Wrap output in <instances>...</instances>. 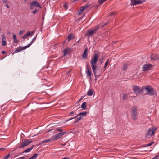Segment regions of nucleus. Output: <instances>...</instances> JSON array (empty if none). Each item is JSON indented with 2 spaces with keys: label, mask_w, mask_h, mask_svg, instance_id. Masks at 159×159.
Segmentation results:
<instances>
[{
  "label": "nucleus",
  "mask_w": 159,
  "mask_h": 159,
  "mask_svg": "<svg viewBox=\"0 0 159 159\" xmlns=\"http://www.w3.org/2000/svg\"><path fill=\"white\" fill-rule=\"evenodd\" d=\"M146 94L149 96H157V92L150 85L147 86L146 88Z\"/></svg>",
  "instance_id": "f257e3e1"
},
{
  "label": "nucleus",
  "mask_w": 159,
  "mask_h": 159,
  "mask_svg": "<svg viewBox=\"0 0 159 159\" xmlns=\"http://www.w3.org/2000/svg\"><path fill=\"white\" fill-rule=\"evenodd\" d=\"M91 67L93 73L94 75L95 78V79L99 78L102 74L101 71L98 68L96 65L92 66Z\"/></svg>",
  "instance_id": "f03ea898"
},
{
  "label": "nucleus",
  "mask_w": 159,
  "mask_h": 159,
  "mask_svg": "<svg viewBox=\"0 0 159 159\" xmlns=\"http://www.w3.org/2000/svg\"><path fill=\"white\" fill-rule=\"evenodd\" d=\"M99 54L95 53L90 60V63L92 66H96L99 58Z\"/></svg>",
  "instance_id": "7ed1b4c3"
},
{
  "label": "nucleus",
  "mask_w": 159,
  "mask_h": 159,
  "mask_svg": "<svg viewBox=\"0 0 159 159\" xmlns=\"http://www.w3.org/2000/svg\"><path fill=\"white\" fill-rule=\"evenodd\" d=\"M156 130V129L154 127H152L150 128L148 131L147 133L145 136V138L146 139H149L150 138L148 137V136H152L154 135L155 131Z\"/></svg>",
  "instance_id": "20e7f679"
},
{
  "label": "nucleus",
  "mask_w": 159,
  "mask_h": 159,
  "mask_svg": "<svg viewBox=\"0 0 159 159\" xmlns=\"http://www.w3.org/2000/svg\"><path fill=\"white\" fill-rule=\"evenodd\" d=\"M66 132H63L58 133L54 136H52L51 137V139L52 140H56L59 139L61 137L64 135Z\"/></svg>",
  "instance_id": "39448f33"
},
{
  "label": "nucleus",
  "mask_w": 159,
  "mask_h": 159,
  "mask_svg": "<svg viewBox=\"0 0 159 159\" xmlns=\"http://www.w3.org/2000/svg\"><path fill=\"white\" fill-rule=\"evenodd\" d=\"M132 115L133 120L135 121L137 119V107H134L132 109Z\"/></svg>",
  "instance_id": "423d86ee"
},
{
  "label": "nucleus",
  "mask_w": 159,
  "mask_h": 159,
  "mask_svg": "<svg viewBox=\"0 0 159 159\" xmlns=\"http://www.w3.org/2000/svg\"><path fill=\"white\" fill-rule=\"evenodd\" d=\"M32 141L30 140L29 139H24V141L22 142V144L19 147V148H21L27 146L32 143Z\"/></svg>",
  "instance_id": "0eeeda50"
},
{
  "label": "nucleus",
  "mask_w": 159,
  "mask_h": 159,
  "mask_svg": "<svg viewBox=\"0 0 159 159\" xmlns=\"http://www.w3.org/2000/svg\"><path fill=\"white\" fill-rule=\"evenodd\" d=\"M152 65L148 63L144 64L142 67V70L144 71H148L152 67Z\"/></svg>",
  "instance_id": "6e6552de"
},
{
  "label": "nucleus",
  "mask_w": 159,
  "mask_h": 159,
  "mask_svg": "<svg viewBox=\"0 0 159 159\" xmlns=\"http://www.w3.org/2000/svg\"><path fill=\"white\" fill-rule=\"evenodd\" d=\"M144 0H131V4L132 6L141 4L145 2Z\"/></svg>",
  "instance_id": "1a4fd4ad"
},
{
  "label": "nucleus",
  "mask_w": 159,
  "mask_h": 159,
  "mask_svg": "<svg viewBox=\"0 0 159 159\" xmlns=\"http://www.w3.org/2000/svg\"><path fill=\"white\" fill-rule=\"evenodd\" d=\"M28 47L27 46H24L23 47H22L21 46H20L19 47H17L16 50L14 51V52L13 53V54H14L15 53H18L21 51L25 50Z\"/></svg>",
  "instance_id": "9d476101"
},
{
  "label": "nucleus",
  "mask_w": 159,
  "mask_h": 159,
  "mask_svg": "<svg viewBox=\"0 0 159 159\" xmlns=\"http://www.w3.org/2000/svg\"><path fill=\"white\" fill-rule=\"evenodd\" d=\"M133 90L136 94H139L141 92V89L139 87L136 85H133Z\"/></svg>",
  "instance_id": "9b49d317"
},
{
  "label": "nucleus",
  "mask_w": 159,
  "mask_h": 159,
  "mask_svg": "<svg viewBox=\"0 0 159 159\" xmlns=\"http://www.w3.org/2000/svg\"><path fill=\"white\" fill-rule=\"evenodd\" d=\"M89 5H86L84 6H82L81 7L80 10L79 11V13L80 14H82L84 10L87 9L89 7Z\"/></svg>",
  "instance_id": "f8f14e48"
},
{
  "label": "nucleus",
  "mask_w": 159,
  "mask_h": 159,
  "mask_svg": "<svg viewBox=\"0 0 159 159\" xmlns=\"http://www.w3.org/2000/svg\"><path fill=\"white\" fill-rule=\"evenodd\" d=\"M75 118H76V119L75 120L73 123L74 124H76L78 122L82 119L81 116H77V115H76V116H75L73 118H71L68 120H67V121H69L72 119Z\"/></svg>",
  "instance_id": "ddd939ff"
},
{
  "label": "nucleus",
  "mask_w": 159,
  "mask_h": 159,
  "mask_svg": "<svg viewBox=\"0 0 159 159\" xmlns=\"http://www.w3.org/2000/svg\"><path fill=\"white\" fill-rule=\"evenodd\" d=\"M86 74H87V75L89 77V79L91 80L92 79L91 77L92 73L90 70H89L88 64H87L86 67Z\"/></svg>",
  "instance_id": "4468645a"
},
{
  "label": "nucleus",
  "mask_w": 159,
  "mask_h": 159,
  "mask_svg": "<svg viewBox=\"0 0 159 159\" xmlns=\"http://www.w3.org/2000/svg\"><path fill=\"white\" fill-rule=\"evenodd\" d=\"M151 60H155L159 59V55L158 54H152L151 56Z\"/></svg>",
  "instance_id": "2eb2a0df"
},
{
  "label": "nucleus",
  "mask_w": 159,
  "mask_h": 159,
  "mask_svg": "<svg viewBox=\"0 0 159 159\" xmlns=\"http://www.w3.org/2000/svg\"><path fill=\"white\" fill-rule=\"evenodd\" d=\"M31 2L34 6L39 8H42V7L41 5L37 1L34 0L32 1Z\"/></svg>",
  "instance_id": "dca6fc26"
},
{
  "label": "nucleus",
  "mask_w": 159,
  "mask_h": 159,
  "mask_svg": "<svg viewBox=\"0 0 159 159\" xmlns=\"http://www.w3.org/2000/svg\"><path fill=\"white\" fill-rule=\"evenodd\" d=\"M88 49L87 48H85V49L82 55V58L83 59H87V57L88 55V54L87 53L88 52Z\"/></svg>",
  "instance_id": "f3484780"
},
{
  "label": "nucleus",
  "mask_w": 159,
  "mask_h": 159,
  "mask_svg": "<svg viewBox=\"0 0 159 159\" xmlns=\"http://www.w3.org/2000/svg\"><path fill=\"white\" fill-rule=\"evenodd\" d=\"M95 33L94 32L93 30H88L87 31V35L90 36H92Z\"/></svg>",
  "instance_id": "a211bd4d"
},
{
  "label": "nucleus",
  "mask_w": 159,
  "mask_h": 159,
  "mask_svg": "<svg viewBox=\"0 0 159 159\" xmlns=\"http://www.w3.org/2000/svg\"><path fill=\"white\" fill-rule=\"evenodd\" d=\"M2 43L3 46H5L6 44V42L5 41L6 38L4 34H3L2 36Z\"/></svg>",
  "instance_id": "6ab92c4d"
},
{
  "label": "nucleus",
  "mask_w": 159,
  "mask_h": 159,
  "mask_svg": "<svg viewBox=\"0 0 159 159\" xmlns=\"http://www.w3.org/2000/svg\"><path fill=\"white\" fill-rule=\"evenodd\" d=\"M35 146V145L32 146L31 147L29 148L26 149L25 150L23 151L22 153H28L30 152L33 148Z\"/></svg>",
  "instance_id": "aec40b11"
},
{
  "label": "nucleus",
  "mask_w": 159,
  "mask_h": 159,
  "mask_svg": "<svg viewBox=\"0 0 159 159\" xmlns=\"http://www.w3.org/2000/svg\"><path fill=\"white\" fill-rule=\"evenodd\" d=\"M88 114V112L85 111L84 112H81L77 115V116H81V118L82 117L86 116L87 114Z\"/></svg>",
  "instance_id": "412c9836"
},
{
  "label": "nucleus",
  "mask_w": 159,
  "mask_h": 159,
  "mask_svg": "<svg viewBox=\"0 0 159 159\" xmlns=\"http://www.w3.org/2000/svg\"><path fill=\"white\" fill-rule=\"evenodd\" d=\"M94 93V91L91 89H89L87 93V95L88 96H92Z\"/></svg>",
  "instance_id": "4be33fe9"
},
{
  "label": "nucleus",
  "mask_w": 159,
  "mask_h": 159,
  "mask_svg": "<svg viewBox=\"0 0 159 159\" xmlns=\"http://www.w3.org/2000/svg\"><path fill=\"white\" fill-rule=\"evenodd\" d=\"M30 35V31H29L27 32L24 36L22 37L24 39H26L28 36Z\"/></svg>",
  "instance_id": "5701e85b"
},
{
  "label": "nucleus",
  "mask_w": 159,
  "mask_h": 159,
  "mask_svg": "<svg viewBox=\"0 0 159 159\" xmlns=\"http://www.w3.org/2000/svg\"><path fill=\"white\" fill-rule=\"evenodd\" d=\"M37 36H36L35 37H34L33 39H32V41H31L30 43L27 45V47L28 48L29 47H30L31 45L34 43V41L36 40V38Z\"/></svg>",
  "instance_id": "b1692460"
},
{
  "label": "nucleus",
  "mask_w": 159,
  "mask_h": 159,
  "mask_svg": "<svg viewBox=\"0 0 159 159\" xmlns=\"http://www.w3.org/2000/svg\"><path fill=\"white\" fill-rule=\"evenodd\" d=\"M13 39L15 43H17L18 42V40L16 38V36L14 33H13Z\"/></svg>",
  "instance_id": "393cba45"
},
{
  "label": "nucleus",
  "mask_w": 159,
  "mask_h": 159,
  "mask_svg": "<svg viewBox=\"0 0 159 159\" xmlns=\"http://www.w3.org/2000/svg\"><path fill=\"white\" fill-rule=\"evenodd\" d=\"M86 102H83L82 105H81V108L83 110H85L86 108Z\"/></svg>",
  "instance_id": "a878e982"
},
{
  "label": "nucleus",
  "mask_w": 159,
  "mask_h": 159,
  "mask_svg": "<svg viewBox=\"0 0 159 159\" xmlns=\"http://www.w3.org/2000/svg\"><path fill=\"white\" fill-rule=\"evenodd\" d=\"M74 37L71 34H70L68 37V41H70L74 39Z\"/></svg>",
  "instance_id": "bb28decb"
},
{
  "label": "nucleus",
  "mask_w": 159,
  "mask_h": 159,
  "mask_svg": "<svg viewBox=\"0 0 159 159\" xmlns=\"http://www.w3.org/2000/svg\"><path fill=\"white\" fill-rule=\"evenodd\" d=\"M69 50V49L68 48H66L64 49L63 52H64V55L65 56L66 55L67 52Z\"/></svg>",
  "instance_id": "cd10ccee"
},
{
  "label": "nucleus",
  "mask_w": 159,
  "mask_h": 159,
  "mask_svg": "<svg viewBox=\"0 0 159 159\" xmlns=\"http://www.w3.org/2000/svg\"><path fill=\"white\" fill-rule=\"evenodd\" d=\"M101 27L99 25L97 26L96 27H95L93 30L95 33H96L97 30H98L99 28Z\"/></svg>",
  "instance_id": "c85d7f7f"
},
{
  "label": "nucleus",
  "mask_w": 159,
  "mask_h": 159,
  "mask_svg": "<svg viewBox=\"0 0 159 159\" xmlns=\"http://www.w3.org/2000/svg\"><path fill=\"white\" fill-rule=\"evenodd\" d=\"M38 155V154H35L32 157H31L29 159H36L37 158V156Z\"/></svg>",
  "instance_id": "c756f323"
},
{
  "label": "nucleus",
  "mask_w": 159,
  "mask_h": 159,
  "mask_svg": "<svg viewBox=\"0 0 159 159\" xmlns=\"http://www.w3.org/2000/svg\"><path fill=\"white\" fill-rule=\"evenodd\" d=\"M51 140V139H50L45 140L43 141H42L41 142V143L42 144H43V143H46L49 142Z\"/></svg>",
  "instance_id": "7c9ffc66"
},
{
  "label": "nucleus",
  "mask_w": 159,
  "mask_h": 159,
  "mask_svg": "<svg viewBox=\"0 0 159 159\" xmlns=\"http://www.w3.org/2000/svg\"><path fill=\"white\" fill-rule=\"evenodd\" d=\"M128 97V95L127 93H125L123 97V100H125L126 99V98Z\"/></svg>",
  "instance_id": "2f4dec72"
},
{
  "label": "nucleus",
  "mask_w": 159,
  "mask_h": 159,
  "mask_svg": "<svg viewBox=\"0 0 159 159\" xmlns=\"http://www.w3.org/2000/svg\"><path fill=\"white\" fill-rule=\"evenodd\" d=\"M108 62H109V60L107 59L106 61V62H105V66H104V68H106V67L108 65Z\"/></svg>",
  "instance_id": "473e14b6"
},
{
  "label": "nucleus",
  "mask_w": 159,
  "mask_h": 159,
  "mask_svg": "<svg viewBox=\"0 0 159 159\" xmlns=\"http://www.w3.org/2000/svg\"><path fill=\"white\" fill-rule=\"evenodd\" d=\"M39 10V9H35L34 11H33L32 12V14H36Z\"/></svg>",
  "instance_id": "72a5a7b5"
},
{
  "label": "nucleus",
  "mask_w": 159,
  "mask_h": 159,
  "mask_svg": "<svg viewBox=\"0 0 159 159\" xmlns=\"http://www.w3.org/2000/svg\"><path fill=\"white\" fill-rule=\"evenodd\" d=\"M34 7V6L33 5L32 2L30 3V9H33Z\"/></svg>",
  "instance_id": "f704fd0d"
},
{
  "label": "nucleus",
  "mask_w": 159,
  "mask_h": 159,
  "mask_svg": "<svg viewBox=\"0 0 159 159\" xmlns=\"http://www.w3.org/2000/svg\"><path fill=\"white\" fill-rule=\"evenodd\" d=\"M127 68V66L125 64L123 67V70H126Z\"/></svg>",
  "instance_id": "c9c22d12"
},
{
  "label": "nucleus",
  "mask_w": 159,
  "mask_h": 159,
  "mask_svg": "<svg viewBox=\"0 0 159 159\" xmlns=\"http://www.w3.org/2000/svg\"><path fill=\"white\" fill-rule=\"evenodd\" d=\"M56 130L57 131H59L60 132H62L63 131V129H61L60 128H58V127L56 129Z\"/></svg>",
  "instance_id": "e433bc0d"
},
{
  "label": "nucleus",
  "mask_w": 159,
  "mask_h": 159,
  "mask_svg": "<svg viewBox=\"0 0 159 159\" xmlns=\"http://www.w3.org/2000/svg\"><path fill=\"white\" fill-rule=\"evenodd\" d=\"M9 155L10 154H8V155H7L4 157V159H7L8 157H9Z\"/></svg>",
  "instance_id": "4c0bfd02"
},
{
  "label": "nucleus",
  "mask_w": 159,
  "mask_h": 159,
  "mask_svg": "<svg viewBox=\"0 0 159 159\" xmlns=\"http://www.w3.org/2000/svg\"><path fill=\"white\" fill-rule=\"evenodd\" d=\"M64 8L66 9V10L67 9V3H66L64 5Z\"/></svg>",
  "instance_id": "58836bf2"
},
{
  "label": "nucleus",
  "mask_w": 159,
  "mask_h": 159,
  "mask_svg": "<svg viewBox=\"0 0 159 159\" xmlns=\"http://www.w3.org/2000/svg\"><path fill=\"white\" fill-rule=\"evenodd\" d=\"M108 23V22H107V23H105L104 24H103V25H100V26L102 28L103 27H104L105 25H106Z\"/></svg>",
  "instance_id": "ea45409f"
},
{
  "label": "nucleus",
  "mask_w": 159,
  "mask_h": 159,
  "mask_svg": "<svg viewBox=\"0 0 159 159\" xmlns=\"http://www.w3.org/2000/svg\"><path fill=\"white\" fill-rule=\"evenodd\" d=\"M154 143V142H151L149 144H147V146H150L151 145H152Z\"/></svg>",
  "instance_id": "a19ab883"
},
{
  "label": "nucleus",
  "mask_w": 159,
  "mask_h": 159,
  "mask_svg": "<svg viewBox=\"0 0 159 159\" xmlns=\"http://www.w3.org/2000/svg\"><path fill=\"white\" fill-rule=\"evenodd\" d=\"M83 96H82L81 97V98L76 103H79V102L82 100V99H83Z\"/></svg>",
  "instance_id": "79ce46f5"
},
{
  "label": "nucleus",
  "mask_w": 159,
  "mask_h": 159,
  "mask_svg": "<svg viewBox=\"0 0 159 159\" xmlns=\"http://www.w3.org/2000/svg\"><path fill=\"white\" fill-rule=\"evenodd\" d=\"M147 87V86H143L142 87V89H141V92L142 91H143V89H145V90H146V88Z\"/></svg>",
  "instance_id": "37998d69"
},
{
  "label": "nucleus",
  "mask_w": 159,
  "mask_h": 159,
  "mask_svg": "<svg viewBox=\"0 0 159 159\" xmlns=\"http://www.w3.org/2000/svg\"><path fill=\"white\" fill-rule=\"evenodd\" d=\"M34 33L35 31H32L31 32L30 31V35L32 36H33L34 34Z\"/></svg>",
  "instance_id": "c03bdc74"
},
{
  "label": "nucleus",
  "mask_w": 159,
  "mask_h": 159,
  "mask_svg": "<svg viewBox=\"0 0 159 159\" xmlns=\"http://www.w3.org/2000/svg\"><path fill=\"white\" fill-rule=\"evenodd\" d=\"M2 1L3 2V3H8V1L7 0H2Z\"/></svg>",
  "instance_id": "a18cd8bd"
},
{
  "label": "nucleus",
  "mask_w": 159,
  "mask_h": 159,
  "mask_svg": "<svg viewBox=\"0 0 159 159\" xmlns=\"http://www.w3.org/2000/svg\"><path fill=\"white\" fill-rule=\"evenodd\" d=\"M115 14V13L114 12H111L109 14V15L110 16H112V15H114Z\"/></svg>",
  "instance_id": "49530a36"
},
{
  "label": "nucleus",
  "mask_w": 159,
  "mask_h": 159,
  "mask_svg": "<svg viewBox=\"0 0 159 159\" xmlns=\"http://www.w3.org/2000/svg\"><path fill=\"white\" fill-rule=\"evenodd\" d=\"M23 33V32L22 31H20L19 33V35H21Z\"/></svg>",
  "instance_id": "de8ad7c7"
},
{
  "label": "nucleus",
  "mask_w": 159,
  "mask_h": 159,
  "mask_svg": "<svg viewBox=\"0 0 159 159\" xmlns=\"http://www.w3.org/2000/svg\"><path fill=\"white\" fill-rule=\"evenodd\" d=\"M4 4H5V6L7 7V8H9V6L7 4V3H5Z\"/></svg>",
  "instance_id": "09e8293b"
},
{
  "label": "nucleus",
  "mask_w": 159,
  "mask_h": 159,
  "mask_svg": "<svg viewBox=\"0 0 159 159\" xmlns=\"http://www.w3.org/2000/svg\"><path fill=\"white\" fill-rule=\"evenodd\" d=\"M152 159H157V156H155Z\"/></svg>",
  "instance_id": "8fccbe9b"
},
{
  "label": "nucleus",
  "mask_w": 159,
  "mask_h": 159,
  "mask_svg": "<svg viewBox=\"0 0 159 159\" xmlns=\"http://www.w3.org/2000/svg\"><path fill=\"white\" fill-rule=\"evenodd\" d=\"M74 112L73 111H71L70 113V114L69 115V116H70L71 115H72L74 114Z\"/></svg>",
  "instance_id": "3c124183"
},
{
  "label": "nucleus",
  "mask_w": 159,
  "mask_h": 159,
  "mask_svg": "<svg viewBox=\"0 0 159 159\" xmlns=\"http://www.w3.org/2000/svg\"><path fill=\"white\" fill-rule=\"evenodd\" d=\"M2 54H5V53H6V51H2Z\"/></svg>",
  "instance_id": "603ef678"
},
{
  "label": "nucleus",
  "mask_w": 159,
  "mask_h": 159,
  "mask_svg": "<svg viewBox=\"0 0 159 159\" xmlns=\"http://www.w3.org/2000/svg\"><path fill=\"white\" fill-rule=\"evenodd\" d=\"M71 70H69V71H68L67 73H66V74L67 75H68V74H69V73L71 71Z\"/></svg>",
  "instance_id": "864d4df0"
},
{
  "label": "nucleus",
  "mask_w": 159,
  "mask_h": 159,
  "mask_svg": "<svg viewBox=\"0 0 159 159\" xmlns=\"http://www.w3.org/2000/svg\"><path fill=\"white\" fill-rule=\"evenodd\" d=\"M4 150H5V148H0V150H1V151H4Z\"/></svg>",
  "instance_id": "5fc2aeb1"
},
{
  "label": "nucleus",
  "mask_w": 159,
  "mask_h": 159,
  "mask_svg": "<svg viewBox=\"0 0 159 159\" xmlns=\"http://www.w3.org/2000/svg\"><path fill=\"white\" fill-rule=\"evenodd\" d=\"M101 59L100 60V64H102L103 63V61H101Z\"/></svg>",
  "instance_id": "6e6d98bb"
},
{
  "label": "nucleus",
  "mask_w": 159,
  "mask_h": 159,
  "mask_svg": "<svg viewBox=\"0 0 159 159\" xmlns=\"http://www.w3.org/2000/svg\"><path fill=\"white\" fill-rule=\"evenodd\" d=\"M143 147H148V146H147V144H145L143 146Z\"/></svg>",
  "instance_id": "4d7b16f0"
},
{
  "label": "nucleus",
  "mask_w": 159,
  "mask_h": 159,
  "mask_svg": "<svg viewBox=\"0 0 159 159\" xmlns=\"http://www.w3.org/2000/svg\"><path fill=\"white\" fill-rule=\"evenodd\" d=\"M69 158H68L67 157H65V158L61 159H69Z\"/></svg>",
  "instance_id": "13d9d810"
},
{
  "label": "nucleus",
  "mask_w": 159,
  "mask_h": 159,
  "mask_svg": "<svg viewBox=\"0 0 159 159\" xmlns=\"http://www.w3.org/2000/svg\"><path fill=\"white\" fill-rule=\"evenodd\" d=\"M87 0H82V1L84 2H86Z\"/></svg>",
  "instance_id": "bf43d9fd"
},
{
  "label": "nucleus",
  "mask_w": 159,
  "mask_h": 159,
  "mask_svg": "<svg viewBox=\"0 0 159 159\" xmlns=\"http://www.w3.org/2000/svg\"><path fill=\"white\" fill-rule=\"evenodd\" d=\"M80 39H79L78 41H77V42H76V43H79V42H80Z\"/></svg>",
  "instance_id": "052dcab7"
},
{
  "label": "nucleus",
  "mask_w": 159,
  "mask_h": 159,
  "mask_svg": "<svg viewBox=\"0 0 159 159\" xmlns=\"http://www.w3.org/2000/svg\"><path fill=\"white\" fill-rule=\"evenodd\" d=\"M44 19V17H43V19Z\"/></svg>",
  "instance_id": "680f3d73"
},
{
  "label": "nucleus",
  "mask_w": 159,
  "mask_h": 159,
  "mask_svg": "<svg viewBox=\"0 0 159 159\" xmlns=\"http://www.w3.org/2000/svg\"><path fill=\"white\" fill-rule=\"evenodd\" d=\"M78 0H75V1H77Z\"/></svg>",
  "instance_id": "e2e57ef3"
},
{
  "label": "nucleus",
  "mask_w": 159,
  "mask_h": 159,
  "mask_svg": "<svg viewBox=\"0 0 159 159\" xmlns=\"http://www.w3.org/2000/svg\"><path fill=\"white\" fill-rule=\"evenodd\" d=\"M65 43V41H64V43Z\"/></svg>",
  "instance_id": "0e129e2a"
}]
</instances>
